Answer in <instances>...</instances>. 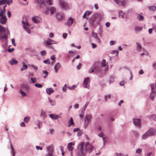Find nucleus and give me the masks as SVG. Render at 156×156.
I'll return each mask as SVG.
<instances>
[{
  "label": "nucleus",
  "instance_id": "nucleus-56",
  "mask_svg": "<svg viewBox=\"0 0 156 156\" xmlns=\"http://www.w3.org/2000/svg\"><path fill=\"white\" fill-rule=\"evenodd\" d=\"M67 34L66 33H63L62 35V37L63 38H66L67 36Z\"/></svg>",
  "mask_w": 156,
  "mask_h": 156
},
{
  "label": "nucleus",
  "instance_id": "nucleus-50",
  "mask_svg": "<svg viewBox=\"0 0 156 156\" xmlns=\"http://www.w3.org/2000/svg\"><path fill=\"white\" fill-rule=\"evenodd\" d=\"M12 42L13 45L14 46H16V44L15 43V39H12Z\"/></svg>",
  "mask_w": 156,
  "mask_h": 156
},
{
  "label": "nucleus",
  "instance_id": "nucleus-24",
  "mask_svg": "<svg viewBox=\"0 0 156 156\" xmlns=\"http://www.w3.org/2000/svg\"><path fill=\"white\" fill-rule=\"evenodd\" d=\"M30 83H34L36 82L37 80L35 78H31L30 80H29Z\"/></svg>",
  "mask_w": 156,
  "mask_h": 156
},
{
  "label": "nucleus",
  "instance_id": "nucleus-34",
  "mask_svg": "<svg viewBox=\"0 0 156 156\" xmlns=\"http://www.w3.org/2000/svg\"><path fill=\"white\" fill-rule=\"evenodd\" d=\"M43 73L44 74H45V76H44V78H45L48 76V72L46 70H43Z\"/></svg>",
  "mask_w": 156,
  "mask_h": 156
},
{
  "label": "nucleus",
  "instance_id": "nucleus-58",
  "mask_svg": "<svg viewBox=\"0 0 156 156\" xmlns=\"http://www.w3.org/2000/svg\"><path fill=\"white\" fill-rule=\"evenodd\" d=\"M67 87L66 86V84H65L64 87H63V89L64 91L65 92L66 91V89H67Z\"/></svg>",
  "mask_w": 156,
  "mask_h": 156
},
{
  "label": "nucleus",
  "instance_id": "nucleus-37",
  "mask_svg": "<svg viewBox=\"0 0 156 156\" xmlns=\"http://www.w3.org/2000/svg\"><path fill=\"white\" fill-rule=\"evenodd\" d=\"M119 53V51L117 50H115L113 51L112 53V54L113 55H115V54H116L115 56L117 55Z\"/></svg>",
  "mask_w": 156,
  "mask_h": 156
},
{
  "label": "nucleus",
  "instance_id": "nucleus-23",
  "mask_svg": "<svg viewBox=\"0 0 156 156\" xmlns=\"http://www.w3.org/2000/svg\"><path fill=\"white\" fill-rule=\"evenodd\" d=\"M137 47L136 49L137 51H140L142 49V47L138 43H136Z\"/></svg>",
  "mask_w": 156,
  "mask_h": 156
},
{
  "label": "nucleus",
  "instance_id": "nucleus-12",
  "mask_svg": "<svg viewBox=\"0 0 156 156\" xmlns=\"http://www.w3.org/2000/svg\"><path fill=\"white\" fill-rule=\"evenodd\" d=\"M90 82L89 78L87 77L85 78L84 81L83 86L85 88H88L89 86L88 83Z\"/></svg>",
  "mask_w": 156,
  "mask_h": 156
},
{
  "label": "nucleus",
  "instance_id": "nucleus-6",
  "mask_svg": "<svg viewBox=\"0 0 156 156\" xmlns=\"http://www.w3.org/2000/svg\"><path fill=\"white\" fill-rule=\"evenodd\" d=\"M133 121L134 124L136 126L139 128H141V120L140 119H133Z\"/></svg>",
  "mask_w": 156,
  "mask_h": 156
},
{
  "label": "nucleus",
  "instance_id": "nucleus-38",
  "mask_svg": "<svg viewBox=\"0 0 156 156\" xmlns=\"http://www.w3.org/2000/svg\"><path fill=\"white\" fill-rule=\"evenodd\" d=\"M30 119L29 117H27L24 118V121L26 122H27Z\"/></svg>",
  "mask_w": 156,
  "mask_h": 156
},
{
  "label": "nucleus",
  "instance_id": "nucleus-59",
  "mask_svg": "<svg viewBox=\"0 0 156 156\" xmlns=\"http://www.w3.org/2000/svg\"><path fill=\"white\" fill-rule=\"evenodd\" d=\"M12 0H11L10 1H7V4L9 5H10V4H12Z\"/></svg>",
  "mask_w": 156,
  "mask_h": 156
},
{
  "label": "nucleus",
  "instance_id": "nucleus-1",
  "mask_svg": "<svg viewBox=\"0 0 156 156\" xmlns=\"http://www.w3.org/2000/svg\"><path fill=\"white\" fill-rule=\"evenodd\" d=\"M6 29L0 25V39L2 41H3V39L7 41L8 35L6 33Z\"/></svg>",
  "mask_w": 156,
  "mask_h": 156
},
{
  "label": "nucleus",
  "instance_id": "nucleus-61",
  "mask_svg": "<svg viewBox=\"0 0 156 156\" xmlns=\"http://www.w3.org/2000/svg\"><path fill=\"white\" fill-rule=\"evenodd\" d=\"M80 58V56L79 55H77L75 58H73L72 60V62H73L75 59H78Z\"/></svg>",
  "mask_w": 156,
  "mask_h": 156
},
{
  "label": "nucleus",
  "instance_id": "nucleus-4",
  "mask_svg": "<svg viewBox=\"0 0 156 156\" xmlns=\"http://www.w3.org/2000/svg\"><path fill=\"white\" fill-rule=\"evenodd\" d=\"M84 144V143L82 142L80 144L79 147V151L78 153V156H85V154L83 152Z\"/></svg>",
  "mask_w": 156,
  "mask_h": 156
},
{
  "label": "nucleus",
  "instance_id": "nucleus-2",
  "mask_svg": "<svg viewBox=\"0 0 156 156\" xmlns=\"http://www.w3.org/2000/svg\"><path fill=\"white\" fill-rule=\"evenodd\" d=\"M156 132V130L155 129L150 128L142 136V138L145 139L149 136L154 135Z\"/></svg>",
  "mask_w": 156,
  "mask_h": 156
},
{
  "label": "nucleus",
  "instance_id": "nucleus-63",
  "mask_svg": "<svg viewBox=\"0 0 156 156\" xmlns=\"http://www.w3.org/2000/svg\"><path fill=\"white\" fill-rule=\"evenodd\" d=\"M105 25L107 27H108L110 26V23L108 22H107L106 23Z\"/></svg>",
  "mask_w": 156,
  "mask_h": 156
},
{
  "label": "nucleus",
  "instance_id": "nucleus-44",
  "mask_svg": "<svg viewBox=\"0 0 156 156\" xmlns=\"http://www.w3.org/2000/svg\"><path fill=\"white\" fill-rule=\"evenodd\" d=\"M92 36H93L95 38H97V34L96 33H95L94 32H93L92 33Z\"/></svg>",
  "mask_w": 156,
  "mask_h": 156
},
{
  "label": "nucleus",
  "instance_id": "nucleus-8",
  "mask_svg": "<svg viewBox=\"0 0 156 156\" xmlns=\"http://www.w3.org/2000/svg\"><path fill=\"white\" fill-rule=\"evenodd\" d=\"M86 150L88 151H91L94 149V147L90 144L88 142L86 143L85 145Z\"/></svg>",
  "mask_w": 156,
  "mask_h": 156
},
{
  "label": "nucleus",
  "instance_id": "nucleus-62",
  "mask_svg": "<svg viewBox=\"0 0 156 156\" xmlns=\"http://www.w3.org/2000/svg\"><path fill=\"white\" fill-rule=\"evenodd\" d=\"M86 12H87V16H89L91 13V12L89 11H86Z\"/></svg>",
  "mask_w": 156,
  "mask_h": 156
},
{
  "label": "nucleus",
  "instance_id": "nucleus-3",
  "mask_svg": "<svg viewBox=\"0 0 156 156\" xmlns=\"http://www.w3.org/2000/svg\"><path fill=\"white\" fill-rule=\"evenodd\" d=\"M59 5L63 10H67L69 9V6L68 4L63 0H59Z\"/></svg>",
  "mask_w": 156,
  "mask_h": 156
},
{
  "label": "nucleus",
  "instance_id": "nucleus-42",
  "mask_svg": "<svg viewBox=\"0 0 156 156\" xmlns=\"http://www.w3.org/2000/svg\"><path fill=\"white\" fill-rule=\"evenodd\" d=\"M46 64H50V61L49 59H48L46 60H44L43 61Z\"/></svg>",
  "mask_w": 156,
  "mask_h": 156
},
{
  "label": "nucleus",
  "instance_id": "nucleus-41",
  "mask_svg": "<svg viewBox=\"0 0 156 156\" xmlns=\"http://www.w3.org/2000/svg\"><path fill=\"white\" fill-rule=\"evenodd\" d=\"M114 78L113 77H110V78L109 79V83L110 84L111 83H112L114 81Z\"/></svg>",
  "mask_w": 156,
  "mask_h": 156
},
{
  "label": "nucleus",
  "instance_id": "nucleus-28",
  "mask_svg": "<svg viewBox=\"0 0 156 156\" xmlns=\"http://www.w3.org/2000/svg\"><path fill=\"white\" fill-rule=\"evenodd\" d=\"M137 19L140 21L143 20L144 19V17L141 15H138V16L137 17Z\"/></svg>",
  "mask_w": 156,
  "mask_h": 156
},
{
  "label": "nucleus",
  "instance_id": "nucleus-45",
  "mask_svg": "<svg viewBox=\"0 0 156 156\" xmlns=\"http://www.w3.org/2000/svg\"><path fill=\"white\" fill-rule=\"evenodd\" d=\"M20 93L23 97H24L26 96V94L24 92L22 91L21 90H20Z\"/></svg>",
  "mask_w": 156,
  "mask_h": 156
},
{
  "label": "nucleus",
  "instance_id": "nucleus-39",
  "mask_svg": "<svg viewBox=\"0 0 156 156\" xmlns=\"http://www.w3.org/2000/svg\"><path fill=\"white\" fill-rule=\"evenodd\" d=\"M46 3H49L50 5H52V0H47L46 1Z\"/></svg>",
  "mask_w": 156,
  "mask_h": 156
},
{
  "label": "nucleus",
  "instance_id": "nucleus-33",
  "mask_svg": "<svg viewBox=\"0 0 156 156\" xmlns=\"http://www.w3.org/2000/svg\"><path fill=\"white\" fill-rule=\"evenodd\" d=\"M7 0H1L0 1V5H4L7 2Z\"/></svg>",
  "mask_w": 156,
  "mask_h": 156
},
{
  "label": "nucleus",
  "instance_id": "nucleus-20",
  "mask_svg": "<svg viewBox=\"0 0 156 156\" xmlns=\"http://www.w3.org/2000/svg\"><path fill=\"white\" fill-rule=\"evenodd\" d=\"M9 63L12 65H15L18 63V62L14 58H12L11 60L9 61Z\"/></svg>",
  "mask_w": 156,
  "mask_h": 156
},
{
  "label": "nucleus",
  "instance_id": "nucleus-64",
  "mask_svg": "<svg viewBox=\"0 0 156 156\" xmlns=\"http://www.w3.org/2000/svg\"><path fill=\"white\" fill-rule=\"evenodd\" d=\"M92 47L93 48H94L96 47V45L94 43H92L91 44Z\"/></svg>",
  "mask_w": 156,
  "mask_h": 156
},
{
  "label": "nucleus",
  "instance_id": "nucleus-46",
  "mask_svg": "<svg viewBox=\"0 0 156 156\" xmlns=\"http://www.w3.org/2000/svg\"><path fill=\"white\" fill-rule=\"evenodd\" d=\"M142 151V149H138L136 150V153L140 154Z\"/></svg>",
  "mask_w": 156,
  "mask_h": 156
},
{
  "label": "nucleus",
  "instance_id": "nucleus-29",
  "mask_svg": "<svg viewBox=\"0 0 156 156\" xmlns=\"http://www.w3.org/2000/svg\"><path fill=\"white\" fill-rule=\"evenodd\" d=\"M148 8L150 10H152L153 11L156 10V7L154 6H149Z\"/></svg>",
  "mask_w": 156,
  "mask_h": 156
},
{
  "label": "nucleus",
  "instance_id": "nucleus-55",
  "mask_svg": "<svg viewBox=\"0 0 156 156\" xmlns=\"http://www.w3.org/2000/svg\"><path fill=\"white\" fill-rule=\"evenodd\" d=\"M44 5H45V2L44 1H43L41 3V7H42Z\"/></svg>",
  "mask_w": 156,
  "mask_h": 156
},
{
  "label": "nucleus",
  "instance_id": "nucleus-52",
  "mask_svg": "<svg viewBox=\"0 0 156 156\" xmlns=\"http://www.w3.org/2000/svg\"><path fill=\"white\" fill-rule=\"evenodd\" d=\"M14 50V48H12V49L9 48L8 49V51L9 52H11L12 51H13Z\"/></svg>",
  "mask_w": 156,
  "mask_h": 156
},
{
  "label": "nucleus",
  "instance_id": "nucleus-13",
  "mask_svg": "<svg viewBox=\"0 0 156 156\" xmlns=\"http://www.w3.org/2000/svg\"><path fill=\"white\" fill-rule=\"evenodd\" d=\"M32 20L33 22L36 23H40L41 20V19L40 18L37 16L32 18Z\"/></svg>",
  "mask_w": 156,
  "mask_h": 156
},
{
  "label": "nucleus",
  "instance_id": "nucleus-31",
  "mask_svg": "<svg viewBox=\"0 0 156 156\" xmlns=\"http://www.w3.org/2000/svg\"><path fill=\"white\" fill-rule=\"evenodd\" d=\"M143 29V28L141 27H136L135 28V31H141Z\"/></svg>",
  "mask_w": 156,
  "mask_h": 156
},
{
  "label": "nucleus",
  "instance_id": "nucleus-40",
  "mask_svg": "<svg viewBox=\"0 0 156 156\" xmlns=\"http://www.w3.org/2000/svg\"><path fill=\"white\" fill-rule=\"evenodd\" d=\"M35 86L38 88H41L42 87V85L41 84L38 83H36L35 84Z\"/></svg>",
  "mask_w": 156,
  "mask_h": 156
},
{
  "label": "nucleus",
  "instance_id": "nucleus-14",
  "mask_svg": "<svg viewBox=\"0 0 156 156\" xmlns=\"http://www.w3.org/2000/svg\"><path fill=\"white\" fill-rule=\"evenodd\" d=\"M7 21V18L5 16H2L0 19V23L2 24H5Z\"/></svg>",
  "mask_w": 156,
  "mask_h": 156
},
{
  "label": "nucleus",
  "instance_id": "nucleus-54",
  "mask_svg": "<svg viewBox=\"0 0 156 156\" xmlns=\"http://www.w3.org/2000/svg\"><path fill=\"white\" fill-rule=\"evenodd\" d=\"M28 66L29 67H32L33 68H37V67L33 65H29Z\"/></svg>",
  "mask_w": 156,
  "mask_h": 156
},
{
  "label": "nucleus",
  "instance_id": "nucleus-51",
  "mask_svg": "<svg viewBox=\"0 0 156 156\" xmlns=\"http://www.w3.org/2000/svg\"><path fill=\"white\" fill-rule=\"evenodd\" d=\"M24 28L25 30H26V31L28 33H30V30L29 29H27V27L25 26H24Z\"/></svg>",
  "mask_w": 156,
  "mask_h": 156
},
{
  "label": "nucleus",
  "instance_id": "nucleus-25",
  "mask_svg": "<svg viewBox=\"0 0 156 156\" xmlns=\"http://www.w3.org/2000/svg\"><path fill=\"white\" fill-rule=\"evenodd\" d=\"M74 124L73 119L72 117L70 118V121L69 122L68 126L70 127L71 125H73Z\"/></svg>",
  "mask_w": 156,
  "mask_h": 156
},
{
  "label": "nucleus",
  "instance_id": "nucleus-32",
  "mask_svg": "<svg viewBox=\"0 0 156 156\" xmlns=\"http://www.w3.org/2000/svg\"><path fill=\"white\" fill-rule=\"evenodd\" d=\"M61 67V66L60 64L59 63H58L55 65L54 68H59Z\"/></svg>",
  "mask_w": 156,
  "mask_h": 156
},
{
  "label": "nucleus",
  "instance_id": "nucleus-9",
  "mask_svg": "<svg viewBox=\"0 0 156 156\" xmlns=\"http://www.w3.org/2000/svg\"><path fill=\"white\" fill-rule=\"evenodd\" d=\"M74 142H71L69 143L67 146V148L69 151H71V156L72 155V151L73 149L72 145H74Z\"/></svg>",
  "mask_w": 156,
  "mask_h": 156
},
{
  "label": "nucleus",
  "instance_id": "nucleus-10",
  "mask_svg": "<svg viewBox=\"0 0 156 156\" xmlns=\"http://www.w3.org/2000/svg\"><path fill=\"white\" fill-rule=\"evenodd\" d=\"M91 118L92 116L91 115H86L84 121L86 125H88L89 122L90 121Z\"/></svg>",
  "mask_w": 156,
  "mask_h": 156
},
{
  "label": "nucleus",
  "instance_id": "nucleus-43",
  "mask_svg": "<svg viewBox=\"0 0 156 156\" xmlns=\"http://www.w3.org/2000/svg\"><path fill=\"white\" fill-rule=\"evenodd\" d=\"M11 150L13 156H15V151L14 150L13 147H11Z\"/></svg>",
  "mask_w": 156,
  "mask_h": 156
},
{
  "label": "nucleus",
  "instance_id": "nucleus-60",
  "mask_svg": "<svg viewBox=\"0 0 156 156\" xmlns=\"http://www.w3.org/2000/svg\"><path fill=\"white\" fill-rule=\"evenodd\" d=\"M55 57L54 55H53L51 57V59L55 61Z\"/></svg>",
  "mask_w": 156,
  "mask_h": 156
},
{
  "label": "nucleus",
  "instance_id": "nucleus-22",
  "mask_svg": "<svg viewBox=\"0 0 156 156\" xmlns=\"http://www.w3.org/2000/svg\"><path fill=\"white\" fill-rule=\"evenodd\" d=\"M51 15L53 14L55 12V9L53 7H51L49 9Z\"/></svg>",
  "mask_w": 156,
  "mask_h": 156
},
{
  "label": "nucleus",
  "instance_id": "nucleus-17",
  "mask_svg": "<svg viewBox=\"0 0 156 156\" xmlns=\"http://www.w3.org/2000/svg\"><path fill=\"white\" fill-rule=\"evenodd\" d=\"M53 147L52 146H49L47 148V151L49 153H53Z\"/></svg>",
  "mask_w": 156,
  "mask_h": 156
},
{
  "label": "nucleus",
  "instance_id": "nucleus-7",
  "mask_svg": "<svg viewBox=\"0 0 156 156\" xmlns=\"http://www.w3.org/2000/svg\"><path fill=\"white\" fill-rule=\"evenodd\" d=\"M101 69H90L89 71L90 73H94L97 74L101 73Z\"/></svg>",
  "mask_w": 156,
  "mask_h": 156
},
{
  "label": "nucleus",
  "instance_id": "nucleus-15",
  "mask_svg": "<svg viewBox=\"0 0 156 156\" xmlns=\"http://www.w3.org/2000/svg\"><path fill=\"white\" fill-rule=\"evenodd\" d=\"M74 19L71 17H70L67 20V24L68 26H70L71 25L74 21Z\"/></svg>",
  "mask_w": 156,
  "mask_h": 156
},
{
  "label": "nucleus",
  "instance_id": "nucleus-30",
  "mask_svg": "<svg viewBox=\"0 0 156 156\" xmlns=\"http://www.w3.org/2000/svg\"><path fill=\"white\" fill-rule=\"evenodd\" d=\"M85 109H82L81 111V112L80 115V117L81 119H82L84 116Z\"/></svg>",
  "mask_w": 156,
  "mask_h": 156
},
{
  "label": "nucleus",
  "instance_id": "nucleus-48",
  "mask_svg": "<svg viewBox=\"0 0 156 156\" xmlns=\"http://www.w3.org/2000/svg\"><path fill=\"white\" fill-rule=\"evenodd\" d=\"M22 64L23 68H27L28 67L27 65L25 64V63L23 62H22Z\"/></svg>",
  "mask_w": 156,
  "mask_h": 156
},
{
  "label": "nucleus",
  "instance_id": "nucleus-47",
  "mask_svg": "<svg viewBox=\"0 0 156 156\" xmlns=\"http://www.w3.org/2000/svg\"><path fill=\"white\" fill-rule=\"evenodd\" d=\"M115 155L116 156H124V155L121 153H116Z\"/></svg>",
  "mask_w": 156,
  "mask_h": 156
},
{
  "label": "nucleus",
  "instance_id": "nucleus-53",
  "mask_svg": "<svg viewBox=\"0 0 156 156\" xmlns=\"http://www.w3.org/2000/svg\"><path fill=\"white\" fill-rule=\"evenodd\" d=\"M7 15L8 16L9 18H10L11 16V14L10 12L9 11H8Z\"/></svg>",
  "mask_w": 156,
  "mask_h": 156
},
{
  "label": "nucleus",
  "instance_id": "nucleus-49",
  "mask_svg": "<svg viewBox=\"0 0 156 156\" xmlns=\"http://www.w3.org/2000/svg\"><path fill=\"white\" fill-rule=\"evenodd\" d=\"M115 42L114 41H111L110 42V45H113L114 44H115Z\"/></svg>",
  "mask_w": 156,
  "mask_h": 156
},
{
  "label": "nucleus",
  "instance_id": "nucleus-26",
  "mask_svg": "<svg viewBox=\"0 0 156 156\" xmlns=\"http://www.w3.org/2000/svg\"><path fill=\"white\" fill-rule=\"evenodd\" d=\"M49 116L52 119H57L58 117L57 115H54L52 114L50 115Z\"/></svg>",
  "mask_w": 156,
  "mask_h": 156
},
{
  "label": "nucleus",
  "instance_id": "nucleus-18",
  "mask_svg": "<svg viewBox=\"0 0 156 156\" xmlns=\"http://www.w3.org/2000/svg\"><path fill=\"white\" fill-rule=\"evenodd\" d=\"M47 93L49 94H50L54 92V90L51 88H47L46 90Z\"/></svg>",
  "mask_w": 156,
  "mask_h": 156
},
{
  "label": "nucleus",
  "instance_id": "nucleus-57",
  "mask_svg": "<svg viewBox=\"0 0 156 156\" xmlns=\"http://www.w3.org/2000/svg\"><path fill=\"white\" fill-rule=\"evenodd\" d=\"M36 148L37 150L40 149V150H42V147L39 146H37L36 147Z\"/></svg>",
  "mask_w": 156,
  "mask_h": 156
},
{
  "label": "nucleus",
  "instance_id": "nucleus-36",
  "mask_svg": "<svg viewBox=\"0 0 156 156\" xmlns=\"http://www.w3.org/2000/svg\"><path fill=\"white\" fill-rule=\"evenodd\" d=\"M50 102L52 105H54L55 104V101L54 100H50Z\"/></svg>",
  "mask_w": 156,
  "mask_h": 156
},
{
  "label": "nucleus",
  "instance_id": "nucleus-11",
  "mask_svg": "<svg viewBox=\"0 0 156 156\" xmlns=\"http://www.w3.org/2000/svg\"><path fill=\"white\" fill-rule=\"evenodd\" d=\"M150 87L151 89V93L150 95V98L151 99H152L154 98V84H152L150 85Z\"/></svg>",
  "mask_w": 156,
  "mask_h": 156
},
{
  "label": "nucleus",
  "instance_id": "nucleus-19",
  "mask_svg": "<svg viewBox=\"0 0 156 156\" xmlns=\"http://www.w3.org/2000/svg\"><path fill=\"white\" fill-rule=\"evenodd\" d=\"M55 41L50 38H48L46 41V43L47 45H50L55 43Z\"/></svg>",
  "mask_w": 156,
  "mask_h": 156
},
{
  "label": "nucleus",
  "instance_id": "nucleus-21",
  "mask_svg": "<svg viewBox=\"0 0 156 156\" xmlns=\"http://www.w3.org/2000/svg\"><path fill=\"white\" fill-rule=\"evenodd\" d=\"M101 65L102 67H106L107 65L106 61L105 59H103L101 62Z\"/></svg>",
  "mask_w": 156,
  "mask_h": 156
},
{
  "label": "nucleus",
  "instance_id": "nucleus-35",
  "mask_svg": "<svg viewBox=\"0 0 156 156\" xmlns=\"http://www.w3.org/2000/svg\"><path fill=\"white\" fill-rule=\"evenodd\" d=\"M41 55L42 56H45L46 54V51L45 50H43L41 52Z\"/></svg>",
  "mask_w": 156,
  "mask_h": 156
},
{
  "label": "nucleus",
  "instance_id": "nucleus-16",
  "mask_svg": "<svg viewBox=\"0 0 156 156\" xmlns=\"http://www.w3.org/2000/svg\"><path fill=\"white\" fill-rule=\"evenodd\" d=\"M57 19L59 20H62L63 18V16L62 14L60 13H58L56 15Z\"/></svg>",
  "mask_w": 156,
  "mask_h": 156
},
{
  "label": "nucleus",
  "instance_id": "nucleus-5",
  "mask_svg": "<svg viewBox=\"0 0 156 156\" xmlns=\"http://www.w3.org/2000/svg\"><path fill=\"white\" fill-rule=\"evenodd\" d=\"M114 1L119 5L125 7L127 2V0H113Z\"/></svg>",
  "mask_w": 156,
  "mask_h": 156
},
{
  "label": "nucleus",
  "instance_id": "nucleus-27",
  "mask_svg": "<svg viewBox=\"0 0 156 156\" xmlns=\"http://www.w3.org/2000/svg\"><path fill=\"white\" fill-rule=\"evenodd\" d=\"M119 16H121L122 18H124V13H123L122 11H120L119 12Z\"/></svg>",
  "mask_w": 156,
  "mask_h": 156
}]
</instances>
